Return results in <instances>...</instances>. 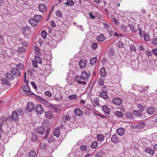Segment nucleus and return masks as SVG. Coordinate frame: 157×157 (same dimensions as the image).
Wrapping results in <instances>:
<instances>
[{
	"label": "nucleus",
	"instance_id": "1",
	"mask_svg": "<svg viewBox=\"0 0 157 157\" xmlns=\"http://www.w3.org/2000/svg\"><path fill=\"white\" fill-rule=\"evenodd\" d=\"M42 124L44 126H45V128H46V136L44 137V139L45 140L47 138L49 133L50 129L49 128V126L50 125V123L49 121H45L42 122Z\"/></svg>",
	"mask_w": 157,
	"mask_h": 157
},
{
	"label": "nucleus",
	"instance_id": "2",
	"mask_svg": "<svg viewBox=\"0 0 157 157\" xmlns=\"http://www.w3.org/2000/svg\"><path fill=\"white\" fill-rule=\"evenodd\" d=\"M35 110L37 113L39 114H42L44 112L43 107L39 104L36 105L35 108Z\"/></svg>",
	"mask_w": 157,
	"mask_h": 157
},
{
	"label": "nucleus",
	"instance_id": "3",
	"mask_svg": "<svg viewBox=\"0 0 157 157\" xmlns=\"http://www.w3.org/2000/svg\"><path fill=\"white\" fill-rule=\"evenodd\" d=\"M45 126L43 125V126L38 127L36 130H35L36 133L40 134H43L45 132L46 130V129L44 128Z\"/></svg>",
	"mask_w": 157,
	"mask_h": 157
},
{
	"label": "nucleus",
	"instance_id": "4",
	"mask_svg": "<svg viewBox=\"0 0 157 157\" xmlns=\"http://www.w3.org/2000/svg\"><path fill=\"white\" fill-rule=\"evenodd\" d=\"M113 103L115 105H119L122 103V101L121 99L117 97H115L112 99Z\"/></svg>",
	"mask_w": 157,
	"mask_h": 157
},
{
	"label": "nucleus",
	"instance_id": "5",
	"mask_svg": "<svg viewBox=\"0 0 157 157\" xmlns=\"http://www.w3.org/2000/svg\"><path fill=\"white\" fill-rule=\"evenodd\" d=\"M147 113L149 115H152L156 113V109L152 107H150L147 109Z\"/></svg>",
	"mask_w": 157,
	"mask_h": 157
},
{
	"label": "nucleus",
	"instance_id": "6",
	"mask_svg": "<svg viewBox=\"0 0 157 157\" xmlns=\"http://www.w3.org/2000/svg\"><path fill=\"white\" fill-rule=\"evenodd\" d=\"M90 76V73H87L85 71H82L81 77L83 80H86Z\"/></svg>",
	"mask_w": 157,
	"mask_h": 157
},
{
	"label": "nucleus",
	"instance_id": "7",
	"mask_svg": "<svg viewBox=\"0 0 157 157\" xmlns=\"http://www.w3.org/2000/svg\"><path fill=\"white\" fill-rule=\"evenodd\" d=\"M11 73L13 75L17 77H19L21 73L18 69L15 68H12L11 70Z\"/></svg>",
	"mask_w": 157,
	"mask_h": 157
},
{
	"label": "nucleus",
	"instance_id": "8",
	"mask_svg": "<svg viewBox=\"0 0 157 157\" xmlns=\"http://www.w3.org/2000/svg\"><path fill=\"white\" fill-rule=\"evenodd\" d=\"M23 87V91L25 93L30 95L33 94L32 92L30 90L29 87L27 85H24Z\"/></svg>",
	"mask_w": 157,
	"mask_h": 157
},
{
	"label": "nucleus",
	"instance_id": "9",
	"mask_svg": "<svg viewBox=\"0 0 157 157\" xmlns=\"http://www.w3.org/2000/svg\"><path fill=\"white\" fill-rule=\"evenodd\" d=\"M27 109L29 112L33 111L34 109V106L33 104L31 102L27 103L26 105Z\"/></svg>",
	"mask_w": 157,
	"mask_h": 157
},
{
	"label": "nucleus",
	"instance_id": "10",
	"mask_svg": "<svg viewBox=\"0 0 157 157\" xmlns=\"http://www.w3.org/2000/svg\"><path fill=\"white\" fill-rule=\"evenodd\" d=\"M102 110L105 113L109 114L111 112V109L107 105H104L102 106Z\"/></svg>",
	"mask_w": 157,
	"mask_h": 157
},
{
	"label": "nucleus",
	"instance_id": "11",
	"mask_svg": "<svg viewBox=\"0 0 157 157\" xmlns=\"http://www.w3.org/2000/svg\"><path fill=\"white\" fill-rule=\"evenodd\" d=\"M54 116L53 113L50 111H48L45 113V117L47 118L51 119L54 117Z\"/></svg>",
	"mask_w": 157,
	"mask_h": 157
},
{
	"label": "nucleus",
	"instance_id": "12",
	"mask_svg": "<svg viewBox=\"0 0 157 157\" xmlns=\"http://www.w3.org/2000/svg\"><path fill=\"white\" fill-rule=\"evenodd\" d=\"M74 113L75 115L78 116H81L83 114L82 111L80 109L78 108L75 109Z\"/></svg>",
	"mask_w": 157,
	"mask_h": 157
},
{
	"label": "nucleus",
	"instance_id": "13",
	"mask_svg": "<svg viewBox=\"0 0 157 157\" xmlns=\"http://www.w3.org/2000/svg\"><path fill=\"white\" fill-rule=\"evenodd\" d=\"M38 9L40 11L44 12H46L47 10L46 6L44 4H40L38 6Z\"/></svg>",
	"mask_w": 157,
	"mask_h": 157
},
{
	"label": "nucleus",
	"instance_id": "14",
	"mask_svg": "<svg viewBox=\"0 0 157 157\" xmlns=\"http://www.w3.org/2000/svg\"><path fill=\"white\" fill-rule=\"evenodd\" d=\"M71 117L72 116L70 114L67 113L63 117L62 120L66 122V120L68 121L70 120L71 118Z\"/></svg>",
	"mask_w": 157,
	"mask_h": 157
},
{
	"label": "nucleus",
	"instance_id": "15",
	"mask_svg": "<svg viewBox=\"0 0 157 157\" xmlns=\"http://www.w3.org/2000/svg\"><path fill=\"white\" fill-rule=\"evenodd\" d=\"M78 65L81 68L85 67L86 65V60L84 59L80 60L79 62Z\"/></svg>",
	"mask_w": 157,
	"mask_h": 157
},
{
	"label": "nucleus",
	"instance_id": "16",
	"mask_svg": "<svg viewBox=\"0 0 157 157\" xmlns=\"http://www.w3.org/2000/svg\"><path fill=\"white\" fill-rule=\"evenodd\" d=\"M29 22L33 27L37 26L38 25V22L36 20H35L34 18L30 19L29 21Z\"/></svg>",
	"mask_w": 157,
	"mask_h": 157
},
{
	"label": "nucleus",
	"instance_id": "17",
	"mask_svg": "<svg viewBox=\"0 0 157 157\" xmlns=\"http://www.w3.org/2000/svg\"><path fill=\"white\" fill-rule=\"evenodd\" d=\"M117 134L120 136H122L124 133V130L122 128H118L117 131Z\"/></svg>",
	"mask_w": 157,
	"mask_h": 157
},
{
	"label": "nucleus",
	"instance_id": "18",
	"mask_svg": "<svg viewBox=\"0 0 157 157\" xmlns=\"http://www.w3.org/2000/svg\"><path fill=\"white\" fill-rule=\"evenodd\" d=\"M111 141L113 143L117 144L118 141V139L116 135H112L111 137Z\"/></svg>",
	"mask_w": 157,
	"mask_h": 157
},
{
	"label": "nucleus",
	"instance_id": "19",
	"mask_svg": "<svg viewBox=\"0 0 157 157\" xmlns=\"http://www.w3.org/2000/svg\"><path fill=\"white\" fill-rule=\"evenodd\" d=\"M141 112L139 110H135L133 111V114L136 116L141 117L143 115Z\"/></svg>",
	"mask_w": 157,
	"mask_h": 157
},
{
	"label": "nucleus",
	"instance_id": "20",
	"mask_svg": "<svg viewBox=\"0 0 157 157\" xmlns=\"http://www.w3.org/2000/svg\"><path fill=\"white\" fill-rule=\"evenodd\" d=\"M97 138L98 140L102 141L104 140L105 136L102 134H98L97 135Z\"/></svg>",
	"mask_w": 157,
	"mask_h": 157
},
{
	"label": "nucleus",
	"instance_id": "21",
	"mask_svg": "<svg viewBox=\"0 0 157 157\" xmlns=\"http://www.w3.org/2000/svg\"><path fill=\"white\" fill-rule=\"evenodd\" d=\"M34 18L35 19V20H36L37 22H40L42 20V17L41 15H34Z\"/></svg>",
	"mask_w": 157,
	"mask_h": 157
},
{
	"label": "nucleus",
	"instance_id": "22",
	"mask_svg": "<svg viewBox=\"0 0 157 157\" xmlns=\"http://www.w3.org/2000/svg\"><path fill=\"white\" fill-rule=\"evenodd\" d=\"M105 39L104 35L102 34H101L99 36L97 37V40L99 42H101L104 40Z\"/></svg>",
	"mask_w": 157,
	"mask_h": 157
},
{
	"label": "nucleus",
	"instance_id": "23",
	"mask_svg": "<svg viewBox=\"0 0 157 157\" xmlns=\"http://www.w3.org/2000/svg\"><path fill=\"white\" fill-rule=\"evenodd\" d=\"M145 151L146 153L153 155L155 153V151L149 148H147L145 150Z\"/></svg>",
	"mask_w": 157,
	"mask_h": 157
},
{
	"label": "nucleus",
	"instance_id": "24",
	"mask_svg": "<svg viewBox=\"0 0 157 157\" xmlns=\"http://www.w3.org/2000/svg\"><path fill=\"white\" fill-rule=\"evenodd\" d=\"M5 78L8 81H10L13 78V76L10 74L8 73H6L5 75Z\"/></svg>",
	"mask_w": 157,
	"mask_h": 157
},
{
	"label": "nucleus",
	"instance_id": "25",
	"mask_svg": "<svg viewBox=\"0 0 157 157\" xmlns=\"http://www.w3.org/2000/svg\"><path fill=\"white\" fill-rule=\"evenodd\" d=\"M18 115L17 112L15 111H13L12 112L11 115V118L13 120H17L18 117Z\"/></svg>",
	"mask_w": 157,
	"mask_h": 157
},
{
	"label": "nucleus",
	"instance_id": "26",
	"mask_svg": "<svg viewBox=\"0 0 157 157\" xmlns=\"http://www.w3.org/2000/svg\"><path fill=\"white\" fill-rule=\"evenodd\" d=\"M100 73L101 75L103 77H104L106 75V72L105 67H102L101 69L100 70Z\"/></svg>",
	"mask_w": 157,
	"mask_h": 157
},
{
	"label": "nucleus",
	"instance_id": "27",
	"mask_svg": "<svg viewBox=\"0 0 157 157\" xmlns=\"http://www.w3.org/2000/svg\"><path fill=\"white\" fill-rule=\"evenodd\" d=\"M64 4L68 6H73L74 5V2L72 0H67Z\"/></svg>",
	"mask_w": 157,
	"mask_h": 157
},
{
	"label": "nucleus",
	"instance_id": "28",
	"mask_svg": "<svg viewBox=\"0 0 157 157\" xmlns=\"http://www.w3.org/2000/svg\"><path fill=\"white\" fill-rule=\"evenodd\" d=\"M60 132L59 128H56L54 129L53 135L56 137H58L60 134Z\"/></svg>",
	"mask_w": 157,
	"mask_h": 157
},
{
	"label": "nucleus",
	"instance_id": "29",
	"mask_svg": "<svg viewBox=\"0 0 157 157\" xmlns=\"http://www.w3.org/2000/svg\"><path fill=\"white\" fill-rule=\"evenodd\" d=\"M28 154L29 157H35L36 153L34 150H31L29 152Z\"/></svg>",
	"mask_w": 157,
	"mask_h": 157
},
{
	"label": "nucleus",
	"instance_id": "30",
	"mask_svg": "<svg viewBox=\"0 0 157 157\" xmlns=\"http://www.w3.org/2000/svg\"><path fill=\"white\" fill-rule=\"evenodd\" d=\"M34 48L35 51V54L36 55L39 56L40 55H41L40 48L36 45L35 46Z\"/></svg>",
	"mask_w": 157,
	"mask_h": 157
},
{
	"label": "nucleus",
	"instance_id": "31",
	"mask_svg": "<svg viewBox=\"0 0 157 157\" xmlns=\"http://www.w3.org/2000/svg\"><path fill=\"white\" fill-rule=\"evenodd\" d=\"M98 145V143L97 141H94L92 142L91 145V147L92 148L94 149L96 148Z\"/></svg>",
	"mask_w": 157,
	"mask_h": 157
},
{
	"label": "nucleus",
	"instance_id": "32",
	"mask_svg": "<svg viewBox=\"0 0 157 157\" xmlns=\"http://www.w3.org/2000/svg\"><path fill=\"white\" fill-rule=\"evenodd\" d=\"M100 96L104 99H107L109 97L107 93L104 92H100Z\"/></svg>",
	"mask_w": 157,
	"mask_h": 157
},
{
	"label": "nucleus",
	"instance_id": "33",
	"mask_svg": "<svg viewBox=\"0 0 157 157\" xmlns=\"http://www.w3.org/2000/svg\"><path fill=\"white\" fill-rule=\"evenodd\" d=\"M115 114L118 117H123L124 116V114L121 111H116L115 112Z\"/></svg>",
	"mask_w": 157,
	"mask_h": 157
},
{
	"label": "nucleus",
	"instance_id": "34",
	"mask_svg": "<svg viewBox=\"0 0 157 157\" xmlns=\"http://www.w3.org/2000/svg\"><path fill=\"white\" fill-rule=\"evenodd\" d=\"M97 60V57H95L91 59L90 60V63L91 65H94L96 63Z\"/></svg>",
	"mask_w": 157,
	"mask_h": 157
},
{
	"label": "nucleus",
	"instance_id": "35",
	"mask_svg": "<svg viewBox=\"0 0 157 157\" xmlns=\"http://www.w3.org/2000/svg\"><path fill=\"white\" fill-rule=\"evenodd\" d=\"M139 35L141 37H143L145 34L144 31H143L141 28L138 29Z\"/></svg>",
	"mask_w": 157,
	"mask_h": 157
},
{
	"label": "nucleus",
	"instance_id": "36",
	"mask_svg": "<svg viewBox=\"0 0 157 157\" xmlns=\"http://www.w3.org/2000/svg\"><path fill=\"white\" fill-rule=\"evenodd\" d=\"M137 125L138 128L142 129L144 127L145 123L144 122H141L138 123Z\"/></svg>",
	"mask_w": 157,
	"mask_h": 157
},
{
	"label": "nucleus",
	"instance_id": "37",
	"mask_svg": "<svg viewBox=\"0 0 157 157\" xmlns=\"http://www.w3.org/2000/svg\"><path fill=\"white\" fill-rule=\"evenodd\" d=\"M55 14L58 18H61L63 16L62 12L59 10H57Z\"/></svg>",
	"mask_w": 157,
	"mask_h": 157
},
{
	"label": "nucleus",
	"instance_id": "38",
	"mask_svg": "<svg viewBox=\"0 0 157 157\" xmlns=\"http://www.w3.org/2000/svg\"><path fill=\"white\" fill-rule=\"evenodd\" d=\"M16 69H19L20 70H22L24 68V65L23 64L19 63L15 66Z\"/></svg>",
	"mask_w": 157,
	"mask_h": 157
},
{
	"label": "nucleus",
	"instance_id": "39",
	"mask_svg": "<svg viewBox=\"0 0 157 157\" xmlns=\"http://www.w3.org/2000/svg\"><path fill=\"white\" fill-rule=\"evenodd\" d=\"M18 52L20 53H22L26 51V49L23 47H19L17 49Z\"/></svg>",
	"mask_w": 157,
	"mask_h": 157
},
{
	"label": "nucleus",
	"instance_id": "40",
	"mask_svg": "<svg viewBox=\"0 0 157 157\" xmlns=\"http://www.w3.org/2000/svg\"><path fill=\"white\" fill-rule=\"evenodd\" d=\"M98 84L99 85L103 86L104 85V80L102 78H99L98 79Z\"/></svg>",
	"mask_w": 157,
	"mask_h": 157
},
{
	"label": "nucleus",
	"instance_id": "41",
	"mask_svg": "<svg viewBox=\"0 0 157 157\" xmlns=\"http://www.w3.org/2000/svg\"><path fill=\"white\" fill-rule=\"evenodd\" d=\"M41 35L43 39H45L46 38L47 33L44 30H43L41 32Z\"/></svg>",
	"mask_w": 157,
	"mask_h": 157
},
{
	"label": "nucleus",
	"instance_id": "42",
	"mask_svg": "<svg viewBox=\"0 0 157 157\" xmlns=\"http://www.w3.org/2000/svg\"><path fill=\"white\" fill-rule=\"evenodd\" d=\"M103 24L104 26V28L106 29V30L109 32H110L109 29L110 26V25L107 23L105 22H103Z\"/></svg>",
	"mask_w": 157,
	"mask_h": 157
},
{
	"label": "nucleus",
	"instance_id": "43",
	"mask_svg": "<svg viewBox=\"0 0 157 157\" xmlns=\"http://www.w3.org/2000/svg\"><path fill=\"white\" fill-rule=\"evenodd\" d=\"M94 103L97 105L99 104V99L98 97L95 98L93 100Z\"/></svg>",
	"mask_w": 157,
	"mask_h": 157
},
{
	"label": "nucleus",
	"instance_id": "44",
	"mask_svg": "<svg viewBox=\"0 0 157 157\" xmlns=\"http://www.w3.org/2000/svg\"><path fill=\"white\" fill-rule=\"evenodd\" d=\"M34 60L38 63H41L42 61L41 59L38 56H35Z\"/></svg>",
	"mask_w": 157,
	"mask_h": 157
},
{
	"label": "nucleus",
	"instance_id": "45",
	"mask_svg": "<svg viewBox=\"0 0 157 157\" xmlns=\"http://www.w3.org/2000/svg\"><path fill=\"white\" fill-rule=\"evenodd\" d=\"M144 37V40L145 41H149L150 40L149 35L148 33H145L143 36Z\"/></svg>",
	"mask_w": 157,
	"mask_h": 157
},
{
	"label": "nucleus",
	"instance_id": "46",
	"mask_svg": "<svg viewBox=\"0 0 157 157\" xmlns=\"http://www.w3.org/2000/svg\"><path fill=\"white\" fill-rule=\"evenodd\" d=\"M137 107L138 109H139L140 111H143L144 109V106L141 104H138L137 105Z\"/></svg>",
	"mask_w": 157,
	"mask_h": 157
},
{
	"label": "nucleus",
	"instance_id": "47",
	"mask_svg": "<svg viewBox=\"0 0 157 157\" xmlns=\"http://www.w3.org/2000/svg\"><path fill=\"white\" fill-rule=\"evenodd\" d=\"M77 98V96L76 94H72L68 96V98L70 99L73 100L76 99Z\"/></svg>",
	"mask_w": 157,
	"mask_h": 157
},
{
	"label": "nucleus",
	"instance_id": "48",
	"mask_svg": "<svg viewBox=\"0 0 157 157\" xmlns=\"http://www.w3.org/2000/svg\"><path fill=\"white\" fill-rule=\"evenodd\" d=\"M9 81L6 79H4L2 80L3 83L5 85L7 86L9 85H10Z\"/></svg>",
	"mask_w": 157,
	"mask_h": 157
},
{
	"label": "nucleus",
	"instance_id": "49",
	"mask_svg": "<svg viewBox=\"0 0 157 157\" xmlns=\"http://www.w3.org/2000/svg\"><path fill=\"white\" fill-rule=\"evenodd\" d=\"M102 91L101 92H104V93H107V92L108 90V88H107L106 87H105V86H104L102 87V88L101 89Z\"/></svg>",
	"mask_w": 157,
	"mask_h": 157
},
{
	"label": "nucleus",
	"instance_id": "50",
	"mask_svg": "<svg viewBox=\"0 0 157 157\" xmlns=\"http://www.w3.org/2000/svg\"><path fill=\"white\" fill-rule=\"evenodd\" d=\"M80 148L82 151H86L87 149V147L85 145H82L80 147Z\"/></svg>",
	"mask_w": 157,
	"mask_h": 157
},
{
	"label": "nucleus",
	"instance_id": "51",
	"mask_svg": "<svg viewBox=\"0 0 157 157\" xmlns=\"http://www.w3.org/2000/svg\"><path fill=\"white\" fill-rule=\"evenodd\" d=\"M18 116L21 115L23 113V111L22 109H20L19 110L17 111V112Z\"/></svg>",
	"mask_w": 157,
	"mask_h": 157
},
{
	"label": "nucleus",
	"instance_id": "52",
	"mask_svg": "<svg viewBox=\"0 0 157 157\" xmlns=\"http://www.w3.org/2000/svg\"><path fill=\"white\" fill-rule=\"evenodd\" d=\"M98 47L97 44L95 43H93L92 44V48L93 49L95 50Z\"/></svg>",
	"mask_w": 157,
	"mask_h": 157
},
{
	"label": "nucleus",
	"instance_id": "53",
	"mask_svg": "<svg viewBox=\"0 0 157 157\" xmlns=\"http://www.w3.org/2000/svg\"><path fill=\"white\" fill-rule=\"evenodd\" d=\"M23 29L25 32L27 31L28 32H30V29L28 27H23Z\"/></svg>",
	"mask_w": 157,
	"mask_h": 157
},
{
	"label": "nucleus",
	"instance_id": "54",
	"mask_svg": "<svg viewBox=\"0 0 157 157\" xmlns=\"http://www.w3.org/2000/svg\"><path fill=\"white\" fill-rule=\"evenodd\" d=\"M44 94L45 95L48 97H50L52 96V94L49 91H46L45 92Z\"/></svg>",
	"mask_w": 157,
	"mask_h": 157
},
{
	"label": "nucleus",
	"instance_id": "55",
	"mask_svg": "<svg viewBox=\"0 0 157 157\" xmlns=\"http://www.w3.org/2000/svg\"><path fill=\"white\" fill-rule=\"evenodd\" d=\"M46 145L45 144H41L40 145V148L43 149H46Z\"/></svg>",
	"mask_w": 157,
	"mask_h": 157
},
{
	"label": "nucleus",
	"instance_id": "56",
	"mask_svg": "<svg viewBox=\"0 0 157 157\" xmlns=\"http://www.w3.org/2000/svg\"><path fill=\"white\" fill-rule=\"evenodd\" d=\"M129 27L130 28L132 32H135L134 26L132 25H129Z\"/></svg>",
	"mask_w": 157,
	"mask_h": 157
},
{
	"label": "nucleus",
	"instance_id": "57",
	"mask_svg": "<svg viewBox=\"0 0 157 157\" xmlns=\"http://www.w3.org/2000/svg\"><path fill=\"white\" fill-rule=\"evenodd\" d=\"M130 50L131 52L133 51L135 52L136 51V49L135 47L133 45H131L130 46Z\"/></svg>",
	"mask_w": 157,
	"mask_h": 157
},
{
	"label": "nucleus",
	"instance_id": "58",
	"mask_svg": "<svg viewBox=\"0 0 157 157\" xmlns=\"http://www.w3.org/2000/svg\"><path fill=\"white\" fill-rule=\"evenodd\" d=\"M118 47L120 48H122L123 46V44L122 42L119 41L117 44Z\"/></svg>",
	"mask_w": 157,
	"mask_h": 157
},
{
	"label": "nucleus",
	"instance_id": "59",
	"mask_svg": "<svg viewBox=\"0 0 157 157\" xmlns=\"http://www.w3.org/2000/svg\"><path fill=\"white\" fill-rule=\"evenodd\" d=\"M32 62L33 67H38L37 63H37L36 61L35 60L34 61L33 60Z\"/></svg>",
	"mask_w": 157,
	"mask_h": 157
},
{
	"label": "nucleus",
	"instance_id": "60",
	"mask_svg": "<svg viewBox=\"0 0 157 157\" xmlns=\"http://www.w3.org/2000/svg\"><path fill=\"white\" fill-rule=\"evenodd\" d=\"M0 119L3 122L5 121L6 120V117L4 116H1L0 117Z\"/></svg>",
	"mask_w": 157,
	"mask_h": 157
},
{
	"label": "nucleus",
	"instance_id": "61",
	"mask_svg": "<svg viewBox=\"0 0 157 157\" xmlns=\"http://www.w3.org/2000/svg\"><path fill=\"white\" fill-rule=\"evenodd\" d=\"M31 84L33 88H35L36 90H37V86L35 82H32Z\"/></svg>",
	"mask_w": 157,
	"mask_h": 157
},
{
	"label": "nucleus",
	"instance_id": "62",
	"mask_svg": "<svg viewBox=\"0 0 157 157\" xmlns=\"http://www.w3.org/2000/svg\"><path fill=\"white\" fill-rule=\"evenodd\" d=\"M77 82L78 83H79L81 84H83V85H86V81H78Z\"/></svg>",
	"mask_w": 157,
	"mask_h": 157
},
{
	"label": "nucleus",
	"instance_id": "63",
	"mask_svg": "<svg viewBox=\"0 0 157 157\" xmlns=\"http://www.w3.org/2000/svg\"><path fill=\"white\" fill-rule=\"evenodd\" d=\"M48 143H51L54 140V139L52 137H51L48 139Z\"/></svg>",
	"mask_w": 157,
	"mask_h": 157
},
{
	"label": "nucleus",
	"instance_id": "64",
	"mask_svg": "<svg viewBox=\"0 0 157 157\" xmlns=\"http://www.w3.org/2000/svg\"><path fill=\"white\" fill-rule=\"evenodd\" d=\"M152 51L155 55L157 56V49H154L152 50Z\"/></svg>",
	"mask_w": 157,
	"mask_h": 157
}]
</instances>
